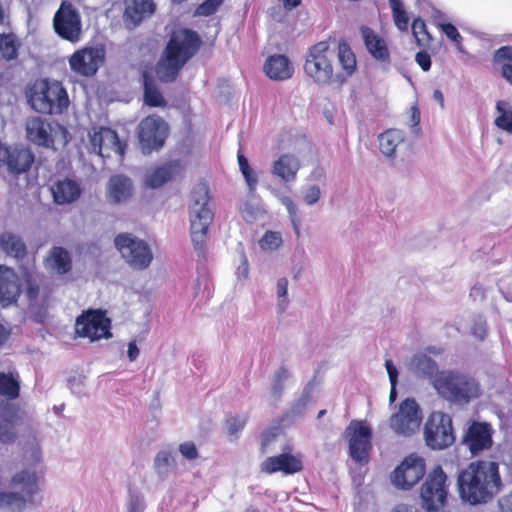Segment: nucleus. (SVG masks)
I'll list each match as a JSON object with an SVG mask.
<instances>
[{"instance_id": "obj_1", "label": "nucleus", "mask_w": 512, "mask_h": 512, "mask_svg": "<svg viewBox=\"0 0 512 512\" xmlns=\"http://www.w3.org/2000/svg\"><path fill=\"white\" fill-rule=\"evenodd\" d=\"M356 57L346 42H340L337 49L325 42L312 46L306 56L304 70L316 84L341 86L356 71Z\"/></svg>"}, {"instance_id": "obj_2", "label": "nucleus", "mask_w": 512, "mask_h": 512, "mask_svg": "<svg viewBox=\"0 0 512 512\" xmlns=\"http://www.w3.org/2000/svg\"><path fill=\"white\" fill-rule=\"evenodd\" d=\"M459 496L465 503L481 505L490 502L502 490L499 464L477 460L463 469L457 479Z\"/></svg>"}, {"instance_id": "obj_3", "label": "nucleus", "mask_w": 512, "mask_h": 512, "mask_svg": "<svg viewBox=\"0 0 512 512\" xmlns=\"http://www.w3.org/2000/svg\"><path fill=\"white\" fill-rule=\"evenodd\" d=\"M198 46L199 38L195 32L189 29L174 31L156 66L157 77L164 82L173 81L180 69L196 53Z\"/></svg>"}, {"instance_id": "obj_4", "label": "nucleus", "mask_w": 512, "mask_h": 512, "mask_svg": "<svg viewBox=\"0 0 512 512\" xmlns=\"http://www.w3.org/2000/svg\"><path fill=\"white\" fill-rule=\"evenodd\" d=\"M209 201L208 186L205 183L195 185L191 193L189 222L192 243L199 251L205 245L207 231L214 217Z\"/></svg>"}, {"instance_id": "obj_5", "label": "nucleus", "mask_w": 512, "mask_h": 512, "mask_svg": "<svg viewBox=\"0 0 512 512\" xmlns=\"http://www.w3.org/2000/svg\"><path fill=\"white\" fill-rule=\"evenodd\" d=\"M28 103L38 113L60 114L67 110L69 98L58 81L36 80L27 92Z\"/></svg>"}, {"instance_id": "obj_6", "label": "nucleus", "mask_w": 512, "mask_h": 512, "mask_svg": "<svg viewBox=\"0 0 512 512\" xmlns=\"http://www.w3.org/2000/svg\"><path fill=\"white\" fill-rule=\"evenodd\" d=\"M433 386L441 397L457 404L469 403L481 394L480 386L474 378L454 371L440 372Z\"/></svg>"}, {"instance_id": "obj_7", "label": "nucleus", "mask_w": 512, "mask_h": 512, "mask_svg": "<svg viewBox=\"0 0 512 512\" xmlns=\"http://www.w3.org/2000/svg\"><path fill=\"white\" fill-rule=\"evenodd\" d=\"M25 128L27 139L39 146L57 150L70 141V134L64 126L51 124L38 116L27 118Z\"/></svg>"}, {"instance_id": "obj_8", "label": "nucleus", "mask_w": 512, "mask_h": 512, "mask_svg": "<svg viewBox=\"0 0 512 512\" xmlns=\"http://www.w3.org/2000/svg\"><path fill=\"white\" fill-rule=\"evenodd\" d=\"M422 419L423 415L418 403L412 398H406L391 414L389 427L395 434L409 437L419 430Z\"/></svg>"}, {"instance_id": "obj_9", "label": "nucleus", "mask_w": 512, "mask_h": 512, "mask_svg": "<svg viewBox=\"0 0 512 512\" xmlns=\"http://www.w3.org/2000/svg\"><path fill=\"white\" fill-rule=\"evenodd\" d=\"M38 476L34 470L24 469L17 472L12 480L11 487L21 493H0V507L21 510L26 505V497H31L37 490Z\"/></svg>"}, {"instance_id": "obj_10", "label": "nucleus", "mask_w": 512, "mask_h": 512, "mask_svg": "<svg viewBox=\"0 0 512 512\" xmlns=\"http://www.w3.org/2000/svg\"><path fill=\"white\" fill-rule=\"evenodd\" d=\"M115 245L125 261L135 269L147 268L152 259L153 253L149 244L132 234L124 233L115 238Z\"/></svg>"}, {"instance_id": "obj_11", "label": "nucleus", "mask_w": 512, "mask_h": 512, "mask_svg": "<svg viewBox=\"0 0 512 512\" xmlns=\"http://www.w3.org/2000/svg\"><path fill=\"white\" fill-rule=\"evenodd\" d=\"M424 437L431 449L441 450L452 445L455 436L451 417L440 411L433 412L425 424Z\"/></svg>"}, {"instance_id": "obj_12", "label": "nucleus", "mask_w": 512, "mask_h": 512, "mask_svg": "<svg viewBox=\"0 0 512 512\" xmlns=\"http://www.w3.org/2000/svg\"><path fill=\"white\" fill-rule=\"evenodd\" d=\"M168 134L169 126L160 116L150 115L142 119L137 128L142 152L151 153L162 148Z\"/></svg>"}, {"instance_id": "obj_13", "label": "nucleus", "mask_w": 512, "mask_h": 512, "mask_svg": "<svg viewBox=\"0 0 512 512\" xmlns=\"http://www.w3.org/2000/svg\"><path fill=\"white\" fill-rule=\"evenodd\" d=\"M447 476L440 466L435 467L421 486L422 507L427 512L442 508L447 498Z\"/></svg>"}, {"instance_id": "obj_14", "label": "nucleus", "mask_w": 512, "mask_h": 512, "mask_svg": "<svg viewBox=\"0 0 512 512\" xmlns=\"http://www.w3.org/2000/svg\"><path fill=\"white\" fill-rule=\"evenodd\" d=\"M88 149L102 158H109L116 155L122 158L125 153L126 144L121 142L117 133L105 127H93L88 132Z\"/></svg>"}, {"instance_id": "obj_15", "label": "nucleus", "mask_w": 512, "mask_h": 512, "mask_svg": "<svg viewBox=\"0 0 512 512\" xmlns=\"http://www.w3.org/2000/svg\"><path fill=\"white\" fill-rule=\"evenodd\" d=\"M426 464L417 454L407 456L391 473L392 485L400 490H409L424 476Z\"/></svg>"}, {"instance_id": "obj_16", "label": "nucleus", "mask_w": 512, "mask_h": 512, "mask_svg": "<svg viewBox=\"0 0 512 512\" xmlns=\"http://www.w3.org/2000/svg\"><path fill=\"white\" fill-rule=\"evenodd\" d=\"M345 435L349 442V452L353 460L367 462L372 448V429L365 421H352L346 428Z\"/></svg>"}, {"instance_id": "obj_17", "label": "nucleus", "mask_w": 512, "mask_h": 512, "mask_svg": "<svg viewBox=\"0 0 512 512\" xmlns=\"http://www.w3.org/2000/svg\"><path fill=\"white\" fill-rule=\"evenodd\" d=\"M75 332L79 337L91 341L111 337L110 320L102 311H87L79 316L75 323Z\"/></svg>"}, {"instance_id": "obj_18", "label": "nucleus", "mask_w": 512, "mask_h": 512, "mask_svg": "<svg viewBox=\"0 0 512 512\" xmlns=\"http://www.w3.org/2000/svg\"><path fill=\"white\" fill-rule=\"evenodd\" d=\"M105 60V50L101 46H89L75 51L69 58L71 70L81 76L96 74Z\"/></svg>"}, {"instance_id": "obj_19", "label": "nucleus", "mask_w": 512, "mask_h": 512, "mask_svg": "<svg viewBox=\"0 0 512 512\" xmlns=\"http://www.w3.org/2000/svg\"><path fill=\"white\" fill-rule=\"evenodd\" d=\"M55 31L64 39L77 43L81 40V20L71 4L63 2L54 17Z\"/></svg>"}, {"instance_id": "obj_20", "label": "nucleus", "mask_w": 512, "mask_h": 512, "mask_svg": "<svg viewBox=\"0 0 512 512\" xmlns=\"http://www.w3.org/2000/svg\"><path fill=\"white\" fill-rule=\"evenodd\" d=\"M302 457L300 454L291 453L290 449L282 448L279 455L266 458L261 463V471L267 474L282 472L284 474H294L302 469Z\"/></svg>"}, {"instance_id": "obj_21", "label": "nucleus", "mask_w": 512, "mask_h": 512, "mask_svg": "<svg viewBox=\"0 0 512 512\" xmlns=\"http://www.w3.org/2000/svg\"><path fill=\"white\" fill-rule=\"evenodd\" d=\"M464 444L473 455H477L492 445V428L487 423L474 422L464 436Z\"/></svg>"}, {"instance_id": "obj_22", "label": "nucleus", "mask_w": 512, "mask_h": 512, "mask_svg": "<svg viewBox=\"0 0 512 512\" xmlns=\"http://www.w3.org/2000/svg\"><path fill=\"white\" fill-rule=\"evenodd\" d=\"M34 160L29 149H0V163L6 164L11 172L22 173L28 170Z\"/></svg>"}, {"instance_id": "obj_23", "label": "nucleus", "mask_w": 512, "mask_h": 512, "mask_svg": "<svg viewBox=\"0 0 512 512\" xmlns=\"http://www.w3.org/2000/svg\"><path fill=\"white\" fill-rule=\"evenodd\" d=\"M20 294V279L15 271L0 265V304L9 305L16 301Z\"/></svg>"}, {"instance_id": "obj_24", "label": "nucleus", "mask_w": 512, "mask_h": 512, "mask_svg": "<svg viewBox=\"0 0 512 512\" xmlns=\"http://www.w3.org/2000/svg\"><path fill=\"white\" fill-rule=\"evenodd\" d=\"M300 168L299 158L293 154L286 153L282 154L272 163L271 173L283 183H294Z\"/></svg>"}, {"instance_id": "obj_25", "label": "nucleus", "mask_w": 512, "mask_h": 512, "mask_svg": "<svg viewBox=\"0 0 512 512\" xmlns=\"http://www.w3.org/2000/svg\"><path fill=\"white\" fill-rule=\"evenodd\" d=\"M133 192L132 182L123 175L112 176L106 184V197L110 203L126 202Z\"/></svg>"}, {"instance_id": "obj_26", "label": "nucleus", "mask_w": 512, "mask_h": 512, "mask_svg": "<svg viewBox=\"0 0 512 512\" xmlns=\"http://www.w3.org/2000/svg\"><path fill=\"white\" fill-rule=\"evenodd\" d=\"M54 202L59 205L70 204L76 201L80 194V185L72 179L57 180L50 187Z\"/></svg>"}, {"instance_id": "obj_27", "label": "nucleus", "mask_w": 512, "mask_h": 512, "mask_svg": "<svg viewBox=\"0 0 512 512\" xmlns=\"http://www.w3.org/2000/svg\"><path fill=\"white\" fill-rule=\"evenodd\" d=\"M153 0H125V22L136 27L143 19L153 14Z\"/></svg>"}, {"instance_id": "obj_28", "label": "nucleus", "mask_w": 512, "mask_h": 512, "mask_svg": "<svg viewBox=\"0 0 512 512\" xmlns=\"http://www.w3.org/2000/svg\"><path fill=\"white\" fill-rule=\"evenodd\" d=\"M264 71L270 79L283 81L293 75L294 68L286 56L276 54L266 60Z\"/></svg>"}, {"instance_id": "obj_29", "label": "nucleus", "mask_w": 512, "mask_h": 512, "mask_svg": "<svg viewBox=\"0 0 512 512\" xmlns=\"http://www.w3.org/2000/svg\"><path fill=\"white\" fill-rule=\"evenodd\" d=\"M315 387L312 384H308L301 394L292 402L289 410L286 413V418L291 421L302 418L307 413L309 407L315 401L314 395Z\"/></svg>"}, {"instance_id": "obj_30", "label": "nucleus", "mask_w": 512, "mask_h": 512, "mask_svg": "<svg viewBox=\"0 0 512 512\" xmlns=\"http://www.w3.org/2000/svg\"><path fill=\"white\" fill-rule=\"evenodd\" d=\"M361 34L369 53L379 61L389 60V51L385 41L368 27L361 28Z\"/></svg>"}, {"instance_id": "obj_31", "label": "nucleus", "mask_w": 512, "mask_h": 512, "mask_svg": "<svg viewBox=\"0 0 512 512\" xmlns=\"http://www.w3.org/2000/svg\"><path fill=\"white\" fill-rule=\"evenodd\" d=\"M378 142L384 156L395 157L397 149L404 142V133L398 129H388L379 135Z\"/></svg>"}, {"instance_id": "obj_32", "label": "nucleus", "mask_w": 512, "mask_h": 512, "mask_svg": "<svg viewBox=\"0 0 512 512\" xmlns=\"http://www.w3.org/2000/svg\"><path fill=\"white\" fill-rule=\"evenodd\" d=\"M47 268L58 274H65L71 269V257L62 247H54L46 259Z\"/></svg>"}, {"instance_id": "obj_33", "label": "nucleus", "mask_w": 512, "mask_h": 512, "mask_svg": "<svg viewBox=\"0 0 512 512\" xmlns=\"http://www.w3.org/2000/svg\"><path fill=\"white\" fill-rule=\"evenodd\" d=\"M0 248L8 256L14 258H22L26 251L25 244L20 237L10 232L0 235Z\"/></svg>"}, {"instance_id": "obj_34", "label": "nucleus", "mask_w": 512, "mask_h": 512, "mask_svg": "<svg viewBox=\"0 0 512 512\" xmlns=\"http://www.w3.org/2000/svg\"><path fill=\"white\" fill-rule=\"evenodd\" d=\"M15 417L10 409L0 411V443L8 444L14 441Z\"/></svg>"}, {"instance_id": "obj_35", "label": "nucleus", "mask_w": 512, "mask_h": 512, "mask_svg": "<svg viewBox=\"0 0 512 512\" xmlns=\"http://www.w3.org/2000/svg\"><path fill=\"white\" fill-rule=\"evenodd\" d=\"M497 116L494 120L495 125L512 134V105L506 100H499L496 103Z\"/></svg>"}, {"instance_id": "obj_36", "label": "nucleus", "mask_w": 512, "mask_h": 512, "mask_svg": "<svg viewBox=\"0 0 512 512\" xmlns=\"http://www.w3.org/2000/svg\"><path fill=\"white\" fill-rule=\"evenodd\" d=\"M175 165L169 164L163 167L147 171L145 183L151 188H158L172 177Z\"/></svg>"}, {"instance_id": "obj_37", "label": "nucleus", "mask_w": 512, "mask_h": 512, "mask_svg": "<svg viewBox=\"0 0 512 512\" xmlns=\"http://www.w3.org/2000/svg\"><path fill=\"white\" fill-rule=\"evenodd\" d=\"M409 367L417 375L430 376L436 370V363L427 355L416 354L411 359Z\"/></svg>"}, {"instance_id": "obj_38", "label": "nucleus", "mask_w": 512, "mask_h": 512, "mask_svg": "<svg viewBox=\"0 0 512 512\" xmlns=\"http://www.w3.org/2000/svg\"><path fill=\"white\" fill-rule=\"evenodd\" d=\"M283 245L282 233L279 231H266L258 240V246L265 253H273L278 251Z\"/></svg>"}, {"instance_id": "obj_39", "label": "nucleus", "mask_w": 512, "mask_h": 512, "mask_svg": "<svg viewBox=\"0 0 512 512\" xmlns=\"http://www.w3.org/2000/svg\"><path fill=\"white\" fill-rule=\"evenodd\" d=\"M19 42L13 33L0 35V55L6 60L14 59L17 56Z\"/></svg>"}, {"instance_id": "obj_40", "label": "nucleus", "mask_w": 512, "mask_h": 512, "mask_svg": "<svg viewBox=\"0 0 512 512\" xmlns=\"http://www.w3.org/2000/svg\"><path fill=\"white\" fill-rule=\"evenodd\" d=\"M324 188L325 183H307L301 188L303 202L308 206L315 205L320 200Z\"/></svg>"}, {"instance_id": "obj_41", "label": "nucleus", "mask_w": 512, "mask_h": 512, "mask_svg": "<svg viewBox=\"0 0 512 512\" xmlns=\"http://www.w3.org/2000/svg\"><path fill=\"white\" fill-rule=\"evenodd\" d=\"M290 375L287 370L279 369L275 372L271 388V398L274 402H277L287 388Z\"/></svg>"}, {"instance_id": "obj_42", "label": "nucleus", "mask_w": 512, "mask_h": 512, "mask_svg": "<svg viewBox=\"0 0 512 512\" xmlns=\"http://www.w3.org/2000/svg\"><path fill=\"white\" fill-rule=\"evenodd\" d=\"M390 7L393 13V21L395 26L400 31H407L409 17L404 9L403 3L401 0H389Z\"/></svg>"}, {"instance_id": "obj_43", "label": "nucleus", "mask_w": 512, "mask_h": 512, "mask_svg": "<svg viewBox=\"0 0 512 512\" xmlns=\"http://www.w3.org/2000/svg\"><path fill=\"white\" fill-rule=\"evenodd\" d=\"M175 466V459L171 452L162 450L158 452L154 459V467L161 476H166Z\"/></svg>"}, {"instance_id": "obj_44", "label": "nucleus", "mask_w": 512, "mask_h": 512, "mask_svg": "<svg viewBox=\"0 0 512 512\" xmlns=\"http://www.w3.org/2000/svg\"><path fill=\"white\" fill-rule=\"evenodd\" d=\"M144 77V101L147 105L158 107L164 104V99L155 85L148 79L146 73L143 75Z\"/></svg>"}, {"instance_id": "obj_45", "label": "nucleus", "mask_w": 512, "mask_h": 512, "mask_svg": "<svg viewBox=\"0 0 512 512\" xmlns=\"http://www.w3.org/2000/svg\"><path fill=\"white\" fill-rule=\"evenodd\" d=\"M19 393V383L12 374L0 373V395L15 398Z\"/></svg>"}, {"instance_id": "obj_46", "label": "nucleus", "mask_w": 512, "mask_h": 512, "mask_svg": "<svg viewBox=\"0 0 512 512\" xmlns=\"http://www.w3.org/2000/svg\"><path fill=\"white\" fill-rule=\"evenodd\" d=\"M125 507L126 512H143L145 509L143 494L138 489L130 487Z\"/></svg>"}, {"instance_id": "obj_47", "label": "nucleus", "mask_w": 512, "mask_h": 512, "mask_svg": "<svg viewBox=\"0 0 512 512\" xmlns=\"http://www.w3.org/2000/svg\"><path fill=\"white\" fill-rule=\"evenodd\" d=\"M282 434L279 428L273 427L266 430L262 434L261 449L264 453H268L275 448L276 442L282 441Z\"/></svg>"}, {"instance_id": "obj_48", "label": "nucleus", "mask_w": 512, "mask_h": 512, "mask_svg": "<svg viewBox=\"0 0 512 512\" xmlns=\"http://www.w3.org/2000/svg\"><path fill=\"white\" fill-rule=\"evenodd\" d=\"M247 418L244 415L229 416L226 419L225 429L232 438H237L246 424Z\"/></svg>"}, {"instance_id": "obj_49", "label": "nucleus", "mask_w": 512, "mask_h": 512, "mask_svg": "<svg viewBox=\"0 0 512 512\" xmlns=\"http://www.w3.org/2000/svg\"><path fill=\"white\" fill-rule=\"evenodd\" d=\"M412 32L418 45H426L430 42V35L422 19H415L413 21Z\"/></svg>"}, {"instance_id": "obj_50", "label": "nucleus", "mask_w": 512, "mask_h": 512, "mask_svg": "<svg viewBox=\"0 0 512 512\" xmlns=\"http://www.w3.org/2000/svg\"><path fill=\"white\" fill-rule=\"evenodd\" d=\"M276 294L278 300V308L280 311H284L289 303L287 278L278 279L276 285Z\"/></svg>"}, {"instance_id": "obj_51", "label": "nucleus", "mask_w": 512, "mask_h": 512, "mask_svg": "<svg viewBox=\"0 0 512 512\" xmlns=\"http://www.w3.org/2000/svg\"><path fill=\"white\" fill-rule=\"evenodd\" d=\"M265 211L259 205L246 204L242 209V217L248 223H254L264 217Z\"/></svg>"}, {"instance_id": "obj_52", "label": "nucleus", "mask_w": 512, "mask_h": 512, "mask_svg": "<svg viewBox=\"0 0 512 512\" xmlns=\"http://www.w3.org/2000/svg\"><path fill=\"white\" fill-rule=\"evenodd\" d=\"M440 27L443 33L449 38L452 42H454L457 50L459 52H464L462 47V36L458 32L457 28L451 23H441Z\"/></svg>"}, {"instance_id": "obj_53", "label": "nucleus", "mask_w": 512, "mask_h": 512, "mask_svg": "<svg viewBox=\"0 0 512 512\" xmlns=\"http://www.w3.org/2000/svg\"><path fill=\"white\" fill-rule=\"evenodd\" d=\"M222 2L223 0H205L197 7L196 14L199 16H210L217 11Z\"/></svg>"}, {"instance_id": "obj_54", "label": "nucleus", "mask_w": 512, "mask_h": 512, "mask_svg": "<svg viewBox=\"0 0 512 512\" xmlns=\"http://www.w3.org/2000/svg\"><path fill=\"white\" fill-rule=\"evenodd\" d=\"M471 333L483 340L487 334L486 321L482 317H476L471 325Z\"/></svg>"}, {"instance_id": "obj_55", "label": "nucleus", "mask_w": 512, "mask_h": 512, "mask_svg": "<svg viewBox=\"0 0 512 512\" xmlns=\"http://www.w3.org/2000/svg\"><path fill=\"white\" fill-rule=\"evenodd\" d=\"M495 61L504 62L503 65H511L512 67V47L504 46L499 48L495 53Z\"/></svg>"}, {"instance_id": "obj_56", "label": "nucleus", "mask_w": 512, "mask_h": 512, "mask_svg": "<svg viewBox=\"0 0 512 512\" xmlns=\"http://www.w3.org/2000/svg\"><path fill=\"white\" fill-rule=\"evenodd\" d=\"M244 179H245V182L249 188V191L250 192H253L255 191L256 189V186L258 184V175L257 173L252 169V168H249L247 170H244L241 172Z\"/></svg>"}, {"instance_id": "obj_57", "label": "nucleus", "mask_w": 512, "mask_h": 512, "mask_svg": "<svg viewBox=\"0 0 512 512\" xmlns=\"http://www.w3.org/2000/svg\"><path fill=\"white\" fill-rule=\"evenodd\" d=\"M180 453L188 460H193L197 457V449L194 443L185 442L179 446Z\"/></svg>"}, {"instance_id": "obj_58", "label": "nucleus", "mask_w": 512, "mask_h": 512, "mask_svg": "<svg viewBox=\"0 0 512 512\" xmlns=\"http://www.w3.org/2000/svg\"><path fill=\"white\" fill-rule=\"evenodd\" d=\"M279 200L283 206H285L289 216L294 218L298 213V207L295 202L288 196L280 195Z\"/></svg>"}, {"instance_id": "obj_59", "label": "nucleus", "mask_w": 512, "mask_h": 512, "mask_svg": "<svg viewBox=\"0 0 512 512\" xmlns=\"http://www.w3.org/2000/svg\"><path fill=\"white\" fill-rule=\"evenodd\" d=\"M415 61L423 71H428L431 68V57L426 51L418 52Z\"/></svg>"}, {"instance_id": "obj_60", "label": "nucleus", "mask_w": 512, "mask_h": 512, "mask_svg": "<svg viewBox=\"0 0 512 512\" xmlns=\"http://www.w3.org/2000/svg\"><path fill=\"white\" fill-rule=\"evenodd\" d=\"M385 368L389 377V381L391 385L397 384L398 382V369L394 365L393 361L387 359L385 361Z\"/></svg>"}, {"instance_id": "obj_61", "label": "nucleus", "mask_w": 512, "mask_h": 512, "mask_svg": "<svg viewBox=\"0 0 512 512\" xmlns=\"http://www.w3.org/2000/svg\"><path fill=\"white\" fill-rule=\"evenodd\" d=\"M499 509L500 512H512V490L500 498Z\"/></svg>"}, {"instance_id": "obj_62", "label": "nucleus", "mask_w": 512, "mask_h": 512, "mask_svg": "<svg viewBox=\"0 0 512 512\" xmlns=\"http://www.w3.org/2000/svg\"><path fill=\"white\" fill-rule=\"evenodd\" d=\"M409 115V125L412 127L418 126L420 122V111L416 105L410 108Z\"/></svg>"}, {"instance_id": "obj_63", "label": "nucleus", "mask_w": 512, "mask_h": 512, "mask_svg": "<svg viewBox=\"0 0 512 512\" xmlns=\"http://www.w3.org/2000/svg\"><path fill=\"white\" fill-rule=\"evenodd\" d=\"M324 176V170L322 168H316L311 172L309 176V183H325Z\"/></svg>"}, {"instance_id": "obj_64", "label": "nucleus", "mask_w": 512, "mask_h": 512, "mask_svg": "<svg viewBox=\"0 0 512 512\" xmlns=\"http://www.w3.org/2000/svg\"><path fill=\"white\" fill-rule=\"evenodd\" d=\"M139 348L137 347V344L135 341H131L129 344H128V349H127V355H128V358L130 361H135L137 359V357L139 356Z\"/></svg>"}]
</instances>
